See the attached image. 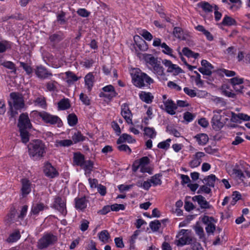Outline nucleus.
<instances>
[{
  "label": "nucleus",
  "instance_id": "27",
  "mask_svg": "<svg viewBox=\"0 0 250 250\" xmlns=\"http://www.w3.org/2000/svg\"><path fill=\"white\" fill-rule=\"evenodd\" d=\"M196 141L200 145H205L208 141V136L206 134L201 133L195 136Z\"/></svg>",
  "mask_w": 250,
  "mask_h": 250
},
{
  "label": "nucleus",
  "instance_id": "25",
  "mask_svg": "<svg viewBox=\"0 0 250 250\" xmlns=\"http://www.w3.org/2000/svg\"><path fill=\"white\" fill-rule=\"evenodd\" d=\"M94 77L92 73H88L84 77V82L86 85L87 86V88L89 91H90L94 83Z\"/></svg>",
  "mask_w": 250,
  "mask_h": 250
},
{
  "label": "nucleus",
  "instance_id": "48",
  "mask_svg": "<svg viewBox=\"0 0 250 250\" xmlns=\"http://www.w3.org/2000/svg\"><path fill=\"white\" fill-rule=\"evenodd\" d=\"M173 33L174 36L179 39H182L183 40H186L185 37H182L183 31L181 28L175 27L173 29Z\"/></svg>",
  "mask_w": 250,
  "mask_h": 250
},
{
  "label": "nucleus",
  "instance_id": "5",
  "mask_svg": "<svg viewBox=\"0 0 250 250\" xmlns=\"http://www.w3.org/2000/svg\"><path fill=\"white\" fill-rule=\"evenodd\" d=\"M241 167H242L240 165L236 164L234 166H232L231 169L229 170V173L233 178L244 183L245 176Z\"/></svg>",
  "mask_w": 250,
  "mask_h": 250
},
{
  "label": "nucleus",
  "instance_id": "63",
  "mask_svg": "<svg viewBox=\"0 0 250 250\" xmlns=\"http://www.w3.org/2000/svg\"><path fill=\"white\" fill-rule=\"evenodd\" d=\"M89 222L86 220H83L81 222L80 229L82 231H85L88 228Z\"/></svg>",
  "mask_w": 250,
  "mask_h": 250
},
{
  "label": "nucleus",
  "instance_id": "58",
  "mask_svg": "<svg viewBox=\"0 0 250 250\" xmlns=\"http://www.w3.org/2000/svg\"><path fill=\"white\" fill-rule=\"evenodd\" d=\"M149 159L147 156H145L140 159L139 161H136V163H138L139 166L141 167L146 166L149 163Z\"/></svg>",
  "mask_w": 250,
  "mask_h": 250
},
{
  "label": "nucleus",
  "instance_id": "21",
  "mask_svg": "<svg viewBox=\"0 0 250 250\" xmlns=\"http://www.w3.org/2000/svg\"><path fill=\"white\" fill-rule=\"evenodd\" d=\"M193 201H197L202 208H209V203L206 200L205 197L202 195H197L192 197Z\"/></svg>",
  "mask_w": 250,
  "mask_h": 250
},
{
  "label": "nucleus",
  "instance_id": "64",
  "mask_svg": "<svg viewBox=\"0 0 250 250\" xmlns=\"http://www.w3.org/2000/svg\"><path fill=\"white\" fill-rule=\"evenodd\" d=\"M184 91L190 97H194L196 96V92L195 90L189 89L188 87H185Z\"/></svg>",
  "mask_w": 250,
  "mask_h": 250
},
{
  "label": "nucleus",
  "instance_id": "19",
  "mask_svg": "<svg viewBox=\"0 0 250 250\" xmlns=\"http://www.w3.org/2000/svg\"><path fill=\"white\" fill-rule=\"evenodd\" d=\"M134 40L141 51H145L148 49V47L146 42L139 36H135Z\"/></svg>",
  "mask_w": 250,
  "mask_h": 250
},
{
  "label": "nucleus",
  "instance_id": "6",
  "mask_svg": "<svg viewBox=\"0 0 250 250\" xmlns=\"http://www.w3.org/2000/svg\"><path fill=\"white\" fill-rule=\"evenodd\" d=\"M39 115L46 123L51 125L58 124L59 126L62 124L61 120L57 116L51 115L46 112H40Z\"/></svg>",
  "mask_w": 250,
  "mask_h": 250
},
{
  "label": "nucleus",
  "instance_id": "15",
  "mask_svg": "<svg viewBox=\"0 0 250 250\" xmlns=\"http://www.w3.org/2000/svg\"><path fill=\"white\" fill-rule=\"evenodd\" d=\"M43 171L45 175L50 178H53L59 174L56 169L50 163H47L45 165Z\"/></svg>",
  "mask_w": 250,
  "mask_h": 250
},
{
  "label": "nucleus",
  "instance_id": "40",
  "mask_svg": "<svg viewBox=\"0 0 250 250\" xmlns=\"http://www.w3.org/2000/svg\"><path fill=\"white\" fill-rule=\"evenodd\" d=\"M99 237L104 243H107L110 238V235L107 230H104L99 233Z\"/></svg>",
  "mask_w": 250,
  "mask_h": 250
},
{
  "label": "nucleus",
  "instance_id": "54",
  "mask_svg": "<svg viewBox=\"0 0 250 250\" xmlns=\"http://www.w3.org/2000/svg\"><path fill=\"white\" fill-rule=\"evenodd\" d=\"M161 47L164 49L162 50V52L164 53L170 55L171 56H173V55L172 54L173 52L172 49L171 48H170L166 43L163 42L162 44Z\"/></svg>",
  "mask_w": 250,
  "mask_h": 250
},
{
  "label": "nucleus",
  "instance_id": "30",
  "mask_svg": "<svg viewBox=\"0 0 250 250\" xmlns=\"http://www.w3.org/2000/svg\"><path fill=\"white\" fill-rule=\"evenodd\" d=\"M46 207L43 203L37 204L33 205L31 208V213L33 214H38L40 211L43 210Z\"/></svg>",
  "mask_w": 250,
  "mask_h": 250
},
{
  "label": "nucleus",
  "instance_id": "24",
  "mask_svg": "<svg viewBox=\"0 0 250 250\" xmlns=\"http://www.w3.org/2000/svg\"><path fill=\"white\" fill-rule=\"evenodd\" d=\"M139 97L143 102L150 104L152 102L153 96L149 92L142 91L139 94Z\"/></svg>",
  "mask_w": 250,
  "mask_h": 250
},
{
  "label": "nucleus",
  "instance_id": "46",
  "mask_svg": "<svg viewBox=\"0 0 250 250\" xmlns=\"http://www.w3.org/2000/svg\"><path fill=\"white\" fill-rule=\"evenodd\" d=\"M236 51V49L233 46L228 47L226 50H224V53L228 58H232L234 57L235 53Z\"/></svg>",
  "mask_w": 250,
  "mask_h": 250
},
{
  "label": "nucleus",
  "instance_id": "42",
  "mask_svg": "<svg viewBox=\"0 0 250 250\" xmlns=\"http://www.w3.org/2000/svg\"><path fill=\"white\" fill-rule=\"evenodd\" d=\"M161 226V223L159 220H156L151 221L149 223V227L153 231H157Z\"/></svg>",
  "mask_w": 250,
  "mask_h": 250
},
{
  "label": "nucleus",
  "instance_id": "1",
  "mask_svg": "<svg viewBox=\"0 0 250 250\" xmlns=\"http://www.w3.org/2000/svg\"><path fill=\"white\" fill-rule=\"evenodd\" d=\"M28 148L29 155L35 160L41 159L45 153V145L39 139L32 140L28 145Z\"/></svg>",
  "mask_w": 250,
  "mask_h": 250
},
{
  "label": "nucleus",
  "instance_id": "34",
  "mask_svg": "<svg viewBox=\"0 0 250 250\" xmlns=\"http://www.w3.org/2000/svg\"><path fill=\"white\" fill-rule=\"evenodd\" d=\"M20 237L21 234L19 230H16L9 235L6 239V241L8 243H13L16 242Z\"/></svg>",
  "mask_w": 250,
  "mask_h": 250
},
{
  "label": "nucleus",
  "instance_id": "29",
  "mask_svg": "<svg viewBox=\"0 0 250 250\" xmlns=\"http://www.w3.org/2000/svg\"><path fill=\"white\" fill-rule=\"evenodd\" d=\"M229 86L227 84H223L222 85L221 89L222 93L225 96L232 98H236V94L231 92V90H228Z\"/></svg>",
  "mask_w": 250,
  "mask_h": 250
},
{
  "label": "nucleus",
  "instance_id": "47",
  "mask_svg": "<svg viewBox=\"0 0 250 250\" xmlns=\"http://www.w3.org/2000/svg\"><path fill=\"white\" fill-rule=\"evenodd\" d=\"M57 146H69L72 145L73 142L71 140H57L56 142Z\"/></svg>",
  "mask_w": 250,
  "mask_h": 250
},
{
  "label": "nucleus",
  "instance_id": "14",
  "mask_svg": "<svg viewBox=\"0 0 250 250\" xmlns=\"http://www.w3.org/2000/svg\"><path fill=\"white\" fill-rule=\"evenodd\" d=\"M163 103L166 112L170 115H174L176 113L175 110L177 109V105L171 99H168L164 101Z\"/></svg>",
  "mask_w": 250,
  "mask_h": 250
},
{
  "label": "nucleus",
  "instance_id": "39",
  "mask_svg": "<svg viewBox=\"0 0 250 250\" xmlns=\"http://www.w3.org/2000/svg\"><path fill=\"white\" fill-rule=\"evenodd\" d=\"M49 39L51 42L53 44H56L61 41L63 38L61 34L55 33L51 35L49 37Z\"/></svg>",
  "mask_w": 250,
  "mask_h": 250
},
{
  "label": "nucleus",
  "instance_id": "51",
  "mask_svg": "<svg viewBox=\"0 0 250 250\" xmlns=\"http://www.w3.org/2000/svg\"><path fill=\"white\" fill-rule=\"evenodd\" d=\"M212 126L215 130H219V116L218 115L214 114L211 120Z\"/></svg>",
  "mask_w": 250,
  "mask_h": 250
},
{
  "label": "nucleus",
  "instance_id": "8",
  "mask_svg": "<svg viewBox=\"0 0 250 250\" xmlns=\"http://www.w3.org/2000/svg\"><path fill=\"white\" fill-rule=\"evenodd\" d=\"M202 222L204 224L207 225L205 229L208 234H213L215 230V226L214 224L215 221L213 218L208 216H204L202 218Z\"/></svg>",
  "mask_w": 250,
  "mask_h": 250
},
{
  "label": "nucleus",
  "instance_id": "17",
  "mask_svg": "<svg viewBox=\"0 0 250 250\" xmlns=\"http://www.w3.org/2000/svg\"><path fill=\"white\" fill-rule=\"evenodd\" d=\"M35 73L39 78L44 79L52 76L51 72L48 71L45 67L41 65L37 67Z\"/></svg>",
  "mask_w": 250,
  "mask_h": 250
},
{
  "label": "nucleus",
  "instance_id": "4",
  "mask_svg": "<svg viewBox=\"0 0 250 250\" xmlns=\"http://www.w3.org/2000/svg\"><path fill=\"white\" fill-rule=\"evenodd\" d=\"M57 241L56 236L48 233L44 235L38 241L37 247L41 250L45 249L50 245L54 244Z\"/></svg>",
  "mask_w": 250,
  "mask_h": 250
},
{
  "label": "nucleus",
  "instance_id": "10",
  "mask_svg": "<svg viewBox=\"0 0 250 250\" xmlns=\"http://www.w3.org/2000/svg\"><path fill=\"white\" fill-rule=\"evenodd\" d=\"M176 242V245L178 246H183L194 243L195 242V239L189 233L179 237V239L177 240Z\"/></svg>",
  "mask_w": 250,
  "mask_h": 250
},
{
  "label": "nucleus",
  "instance_id": "60",
  "mask_svg": "<svg viewBox=\"0 0 250 250\" xmlns=\"http://www.w3.org/2000/svg\"><path fill=\"white\" fill-rule=\"evenodd\" d=\"M80 99L83 102V103L86 105H89L90 104V100L88 97L84 95L83 93H82L80 95Z\"/></svg>",
  "mask_w": 250,
  "mask_h": 250
},
{
  "label": "nucleus",
  "instance_id": "41",
  "mask_svg": "<svg viewBox=\"0 0 250 250\" xmlns=\"http://www.w3.org/2000/svg\"><path fill=\"white\" fill-rule=\"evenodd\" d=\"M235 23L236 21L234 19L230 17L226 16L221 22V24L223 25L231 26L235 24Z\"/></svg>",
  "mask_w": 250,
  "mask_h": 250
},
{
  "label": "nucleus",
  "instance_id": "55",
  "mask_svg": "<svg viewBox=\"0 0 250 250\" xmlns=\"http://www.w3.org/2000/svg\"><path fill=\"white\" fill-rule=\"evenodd\" d=\"M35 103L43 108H44L46 106L45 99L43 97L37 98L35 101Z\"/></svg>",
  "mask_w": 250,
  "mask_h": 250
},
{
  "label": "nucleus",
  "instance_id": "23",
  "mask_svg": "<svg viewBox=\"0 0 250 250\" xmlns=\"http://www.w3.org/2000/svg\"><path fill=\"white\" fill-rule=\"evenodd\" d=\"M125 142H127L129 143H133L135 142V140L133 139L130 135L124 133L118 138L117 141V144H120Z\"/></svg>",
  "mask_w": 250,
  "mask_h": 250
},
{
  "label": "nucleus",
  "instance_id": "52",
  "mask_svg": "<svg viewBox=\"0 0 250 250\" xmlns=\"http://www.w3.org/2000/svg\"><path fill=\"white\" fill-rule=\"evenodd\" d=\"M223 74H225L227 77H232L236 75V73L233 71L227 70L224 68H220V76H223Z\"/></svg>",
  "mask_w": 250,
  "mask_h": 250
},
{
  "label": "nucleus",
  "instance_id": "36",
  "mask_svg": "<svg viewBox=\"0 0 250 250\" xmlns=\"http://www.w3.org/2000/svg\"><path fill=\"white\" fill-rule=\"evenodd\" d=\"M198 6L201 7L205 12H211L213 11V6L208 2L202 1L198 3Z\"/></svg>",
  "mask_w": 250,
  "mask_h": 250
},
{
  "label": "nucleus",
  "instance_id": "44",
  "mask_svg": "<svg viewBox=\"0 0 250 250\" xmlns=\"http://www.w3.org/2000/svg\"><path fill=\"white\" fill-rule=\"evenodd\" d=\"M167 71L168 72H174L175 75L183 72V70L180 67L174 64L171 65V66L167 69Z\"/></svg>",
  "mask_w": 250,
  "mask_h": 250
},
{
  "label": "nucleus",
  "instance_id": "37",
  "mask_svg": "<svg viewBox=\"0 0 250 250\" xmlns=\"http://www.w3.org/2000/svg\"><path fill=\"white\" fill-rule=\"evenodd\" d=\"M153 71L158 76H165L164 69L160 62L153 67Z\"/></svg>",
  "mask_w": 250,
  "mask_h": 250
},
{
  "label": "nucleus",
  "instance_id": "49",
  "mask_svg": "<svg viewBox=\"0 0 250 250\" xmlns=\"http://www.w3.org/2000/svg\"><path fill=\"white\" fill-rule=\"evenodd\" d=\"M65 74L67 77V80H66V82L68 83H70L73 82H76L78 80V78L72 72H66L65 73Z\"/></svg>",
  "mask_w": 250,
  "mask_h": 250
},
{
  "label": "nucleus",
  "instance_id": "35",
  "mask_svg": "<svg viewBox=\"0 0 250 250\" xmlns=\"http://www.w3.org/2000/svg\"><path fill=\"white\" fill-rule=\"evenodd\" d=\"M72 139V142L73 141L75 144H76L79 142L84 141L85 139V137L83 136L81 132L77 131L73 134Z\"/></svg>",
  "mask_w": 250,
  "mask_h": 250
},
{
  "label": "nucleus",
  "instance_id": "28",
  "mask_svg": "<svg viewBox=\"0 0 250 250\" xmlns=\"http://www.w3.org/2000/svg\"><path fill=\"white\" fill-rule=\"evenodd\" d=\"M70 104L68 99H62L58 103L59 110H65L69 108Z\"/></svg>",
  "mask_w": 250,
  "mask_h": 250
},
{
  "label": "nucleus",
  "instance_id": "50",
  "mask_svg": "<svg viewBox=\"0 0 250 250\" xmlns=\"http://www.w3.org/2000/svg\"><path fill=\"white\" fill-rule=\"evenodd\" d=\"M20 136L21 141L23 143H26L29 141V133L27 129L20 130Z\"/></svg>",
  "mask_w": 250,
  "mask_h": 250
},
{
  "label": "nucleus",
  "instance_id": "43",
  "mask_svg": "<svg viewBox=\"0 0 250 250\" xmlns=\"http://www.w3.org/2000/svg\"><path fill=\"white\" fill-rule=\"evenodd\" d=\"M11 47L10 43L7 41L0 42V53L5 52Z\"/></svg>",
  "mask_w": 250,
  "mask_h": 250
},
{
  "label": "nucleus",
  "instance_id": "3",
  "mask_svg": "<svg viewBox=\"0 0 250 250\" xmlns=\"http://www.w3.org/2000/svg\"><path fill=\"white\" fill-rule=\"evenodd\" d=\"M133 84L139 88L147 86L154 83V80L139 69H135L134 73L131 74Z\"/></svg>",
  "mask_w": 250,
  "mask_h": 250
},
{
  "label": "nucleus",
  "instance_id": "18",
  "mask_svg": "<svg viewBox=\"0 0 250 250\" xmlns=\"http://www.w3.org/2000/svg\"><path fill=\"white\" fill-rule=\"evenodd\" d=\"M205 153L202 152H198L194 155L193 159L189 162V166L192 168H194L199 166L201 162V158L205 156Z\"/></svg>",
  "mask_w": 250,
  "mask_h": 250
},
{
  "label": "nucleus",
  "instance_id": "13",
  "mask_svg": "<svg viewBox=\"0 0 250 250\" xmlns=\"http://www.w3.org/2000/svg\"><path fill=\"white\" fill-rule=\"evenodd\" d=\"M230 83L233 86V89L236 92L243 93V89L244 86L240 85L244 83V79L243 78H239L238 77H234L229 80Z\"/></svg>",
  "mask_w": 250,
  "mask_h": 250
},
{
  "label": "nucleus",
  "instance_id": "53",
  "mask_svg": "<svg viewBox=\"0 0 250 250\" xmlns=\"http://www.w3.org/2000/svg\"><path fill=\"white\" fill-rule=\"evenodd\" d=\"M171 142L170 139H167L165 141H163L162 142L159 143L158 144V147L159 148L164 149H167L170 146L169 143Z\"/></svg>",
  "mask_w": 250,
  "mask_h": 250
},
{
  "label": "nucleus",
  "instance_id": "45",
  "mask_svg": "<svg viewBox=\"0 0 250 250\" xmlns=\"http://www.w3.org/2000/svg\"><path fill=\"white\" fill-rule=\"evenodd\" d=\"M216 178L213 174H211L204 179V181L206 182V184L209 187H213L214 182Z\"/></svg>",
  "mask_w": 250,
  "mask_h": 250
},
{
  "label": "nucleus",
  "instance_id": "2",
  "mask_svg": "<svg viewBox=\"0 0 250 250\" xmlns=\"http://www.w3.org/2000/svg\"><path fill=\"white\" fill-rule=\"evenodd\" d=\"M13 102H8L9 106V112L11 118L15 117L18 114V110H21L24 106V102L21 94L16 92H12L10 94Z\"/></svg>",
  "mask_w": 250,
  "mask_h": 250
},
{
  "label": "nucleus",
  "instance_id": "62",
  "mask_svg": "<svg viewBox=\"0 0 250 250\" xmlns=\"http://www.w3.org/2000/svg\"><path fill=\"white\" fill-rule=\"evenodd\" d=\"M141 36H143L146 40L148 41H151L153 39V36L150 33L146 30L142 31V33L141 34Z\"/></svg>",
  "mask_w": 250,
  "mask_h": 250
},
{
  "label": "nucleus",
  "instance_id": "22",
  "mask_svg": "<svg viewBox=\"0 0 250 250\" xmlns=\"http://www.w3.org/2000/svg\"><path fill=\"white\" fill-rule=\"evenodd\" d=\"M103 90L105 92H109V94H103L104 97L109 99H111L117 94L112 85H108L104 87Z\"/></svg>",
  "mask_w": 250,
  "mask_h": 250
},
{
  "label": "nucleus",
  "instance_id": "16",
  "mask_svg": "<svg viewBox=\"0 0 250 250\" xmlns=\"http://www.w3.org/2000/svg\"><path fill=\"white\" fill-rule=\"evenodd\" d=\"M88 203V200L85 197L75 199V207L78 210L83 211L86 208Z\"/></svg>",
  "mask_w": 250,
  "mask_h": 250
},
{
  "label": "nucleus",
  "instance_id": "32",
  "mask_svg": "<svg viewBox=\"0 0 250 250\" xmlns=\"http://www.w3.org/2000/svg\"><path fill=\"white\" fill-rule=\"evenodd\" d=\"M194 229L195 231L197 234L199 238L202 240L203 241H205V236L204 232V229L202 227H201L198 223H197L196 225L194 227Z\"/></svg>",
  "mask_w": 250,
  "mask_h": 250
},
{
  "label": "nucleus",
  "instance_id": "7",
  "mask_svg": "<svg viewBox=\"0 0 250 250\" xmlns=\"http://www.w3.org/2000/svg\"><path fill=\"white\" fill-rule=\"evenodd\" d=\"M18 126L20 130L31 128L32 125L27 113H22L19 117Z\"/></svg>",
  "mask_w": 250,
  "mask_h": 250
},
{
  "label": "nucleus",
  "instance_id": "26",
  "mask_svg": "<svg viewBox=\"0 0 250 250\" xmlns=\"http://www.w3.org/2000/svg\"><path fill=\"white\" fill-rule=\"evenodd\" d=\"M73 161L76 165L82 167L84 163V155L80 153H75L74 154Z\"/></svg>",
  "mask_w": 250,
  "mask_h": 250
},
{
  "label": "nucleus",
  "instance_id": "33",
  "mask_svg": "<svg viewBox=\"0 0 250 250\" xmlns=\"http://www.w3.org/2000/svg\"><path fill=\"white\" fill-rule=\"evenodd\" d=\"M144 135L151 139L154 138L156 136V132L153 127H145L144 128Z\"/></svg>",
  "mask_w": 250,
  "mask_h": 250
},
{
  "label": "nucleus",
  "instance_id": "61",
  "mask_svg": "<svg viewBox=\"0 0 250 250\" xmlns=\"http://www.w3.org/2000/svg\"><path fill=\"white\" fill-rule=\"evenodd\" d=\"M125 207L123 204H114L111 205V210L118 211L120 210H124Z\"/></svg>",
  "mask_w": 250,
  "mask_h": 250
},
{
  "label": "nucleus",
  "instance_id": "20",
  "mask_svg": "<svg viewBox=\"0 0 250 250\" xmlns=\"http://www.w3.org/2000/svg\"><path fill=\"white\" fill-rule=\"evenodd\" d=\"M22 188L21 189V194L23 197L27 196L31 191V184L27 179H22Z\"/></svg>",
  "mask_w": 250,
  "mask_h": 250
},
{
  "label": "nucleus",
  "instance_id": "38",
  "mask_svg": "<svg viewBox=\"0 0 250 250\" xmlns=\"http://www.w3.org/2000/svg\"><path fill=\"white\" fill-rule=\"evenodd\" d=\"M67 121L70 126H73L78 123V118L74 113L69 114L67 116Z\"/></svg>",
  "mask_w": 250,
  "mask_h": 250
},
{
  "label": "nucleus",
  "instance_id": "11",
  "mask_svg": "<svg viewBox=\"0 0 250 250\" xmlns=\"http://www.w3.org/2000/svg\"><path fill=\"white\" fill-rule=\"evenodd\" d=\"M137 55L139 58H141V56H142L145 62L150 65L152 68L160 62V61H158L157 58L154 57L152 54L137 53Z\"/></svg>",
  "mask_w": 250,
  "mask_h": 250
},
{
  "label": "nucleus",
  "instance_id": "56",
  "mask_svg": "<svg viewBox=\"0 0 250 250\" xmlns=\"http://www.w3.org/2000/svg\"><path fill=\"white\" fill-rule=\"evenodd\" d=\"M159 177V174H155V175L152 176L150 180L151 183H152L153 185V186L161 185L162 182Z\"/></svg>",
  "mask_w": 250,
  "mask_h": 250
},
{
  "label": "nucleus",
  "instance_id": "31",
  "mask_svg": "<svg viewBox=\"0 0 250 250\" xmlns=\"http://www.w3.org/2000/svg\"><path fill=\"white\" fill-rule=\"evenodd\" d=\"M182 52L185 56L188 58H193L194 59H196L199 56V53H194L188 47L183 48Z\"/></svg>",
  "mask_w": 250,
  "mask_h": 250
},
{
  "label": "nucleus",
  "instance_id": "12",
  "mask_svg": "<svg viewBox=\"0 0 250 250\" xmlns=\"http://www.w3.org/2000/svg\"><path fill=\"white\" fill-rule=\"evenodd\" d=\"M121 114L127 124H133L131 119L132 113L127 104H124L122 105Z\"/></svg>",
  "mask_w": 250,
  "mask_h": 250
},
{
  "label": "nucleus",
  "instance_id": "59",
  "mask_svg": "<svg viewBox=\"0 0 250 250\" xmlns=\"http://www.w3.org/2000/svg\"><path fill=\"white\" fill-rule=\"evenodd\" d=\"M20 66L22 67L23 69L26 71V73L29 75L31 74L33 72V70L32 67L28 65L27 63H24L23 62H20Z\"/></svg>",
  "mask_w": 250,
  "mask_h": 250
},
{
  "label": "nucleus",
  "instance_id": "9",
  "mask_svg": "<svg viewBox=\"0 0 250 250\" xmlns=\"http://www.w3.org/2000/svg\"><path fill=\"white\" fill-rule=\"evenodd\" d=\"M53 208L58 210L63 215L66 214L67 211L65 202L60 196H57L55 198Z\"/></svg>",
  "mask_w": 250,
  "mask_h": 250
},
{
  "label": "nucleus",
  "instance_id": "57",
  "mask_svg": "<svg viewBox=\"0 0 250 250\" xmlns=\"http://www.w3.org/2000/svg\"><path fill=\"white\" fill-rule=\"evenodd\" d=\"M2 65L5 67L11 69L12 70V72H14V73H16V67H15V65L12 62L7 61V62H4L2 63Z\"/></svg>",
  "mask_w": 250,
  "mask_h": 250
}]
</instances>
